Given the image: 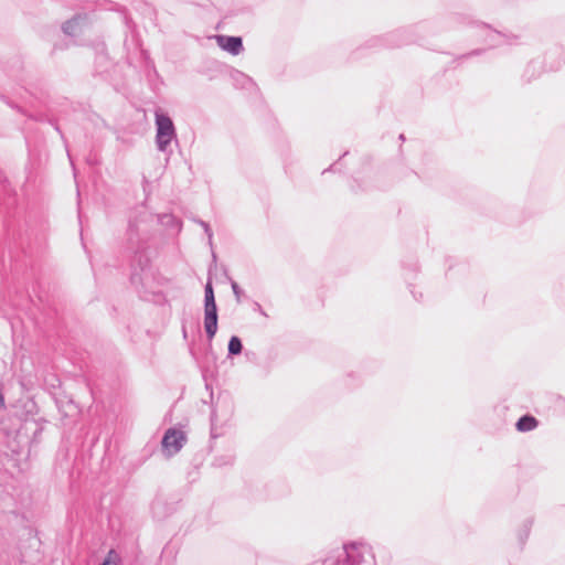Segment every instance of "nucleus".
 I'll list each match as a JSON object with an SVG mask.
<instances>
[{
  "label": "nucleus",
  "mask_w": 565,
  "mask_h": 565,
  "mask_svg": "<svg viewBox=\"0 0 565 565\" xmlns=\"http://www.w3.org/2000/svg\"><path fill=\"white\" fill-rule=\"evenodd\" d=\"M154 117L156 145L159 151L166 152L171 141L177 138L175 127L172 119L161 110H157Z\"/></svg>",
  "instance_id": "nucleus-1"
},
{
  "label": "nucleus",
  "mask_w": 565,
  "mask_h": 565,
  "mask_svg": "<svg viewBox=\"0 0 565 565\" xmlns=\"http://www.w3.org/2000/svg\"><path fill=\"white\" fill-rule=\"evenodd\" d=\"M341 556H345L348 565H375L371 547L363 543L344 545L338 557Z\"/></svg>",
  "instance_id": "nucleus-2"
},
{
  "label": "nucleus",
  "mask_w": 565,
  "mask_h": 565,
  "mask_svg": "<svg viewBox=\"0 0 565 565\" xmlns=\"http://www.w3.org/2000/svg\"><path fill=\"white\" fill-rule=\"evenodd\" d=\"M184 440L185 436L181 430L170 428L162 438V447L169 451L170 455H174L180 451Z\"/></svg>",
  "instance_id": "nucleus-3"
},
{
  "label": "nucleus",
  "mask_w": 565,
  "mask_h": 565,
  "mask_svg": "<svg viewBox=\"0 0 565 565\" xmlns=\"http://www.w3.org/2000/svg\"><path fill=\"white\" fill-rule=\"evenodd\" d=\"M204 329L209 339H213L217 331V307L216 302L204 303Z\"/></svg>",
  "instance_id": "nucleus-4"
},
{
  "label": "nucleus",
  "mask_w": 565,
  "mask_h": 565,
  "mask_svg": "<svg viewBox=\"0 0 565 565\" xmlns=\"http://www.w3.org/2000/svg\"><path fill=\"white\" fill-rule=\"evenodd\" d=\"M217 44L224 51L237 55L243 51V42L239 36L217 35Z\"/></svg>",
  "instance_id": "nucleus-5"
},
{
  "label": "nucleus",
  "mask_w": 565,
  "mask_h": 565,
  "mask_svg": "<svg viewBox=\"0 0 565 565\" xmlns=\"http://www.w3.org/2000/svg\"><path fill=\"white\" fill-rule=\"evenodd\" d=\"M539 425V422L532 415H524L520 417L515 424V427L519 431L525 433L535 429Z\"/></svg>",
  "instance_id": "nucleus-6"
},
{
  "label": "nucleus",
  "mask_w": 565,
  "mask_h": 565,
  "mask_svg": "<svg viewBox=\"0 0 565 565\" xmlns=\"http://www.w3.org/2000/svg\"><path fill=\"white\" fill-rule=\"evenodd\" d=\"M79 18L75 17L63 23L62 30L65 34L74 36L77 33Z\"/></svg>",
  "instance_id": "nucleus-7"
},
{
  "label": "nucleus",
  "mask_w": 565,
  "mask_h": 565,
  "mask_svg": "<svg viewBox=\"0 0 565 565\" xmlns=\"http://www.w3.org/2000/svg\"><path fill=\"white\" fill-rule=\"evenodd\" d=\"M242 350H243V344H242L241 339L236 335H233L228 342V354L237 355L242 352Z\"/></svg>",
  "instance_id": "nucleus-8"
},
{
  "label": "nucleus",
  "mask_w": 565,
  "mask_h": 565,
  "mask_svg": "<svg viewBox=\"0 0 565 565\" xmlns=\"http://www.w3.org/2000/svg\"><path fill=\"white\" fill-rule=\"evenodd\" d=\"M213 302H215L214 290L212 287V281L209 279L204 288V303Z\"/></svg>",
  "instance_id": "nucleus-9"
},
{
  "label": "nucleus",
  "mask_w": 565,
  "mask_h": 565,
  "mask_svg": "<svg viewBox=\"0 0 565 565\" xmlns=\"http://www.w3.org/2000/svg\"><path fill=\"white\" fill-rule=\"evenodd\" d=\"M117 554L114 550H110L106 559L103 562L102 565H118L117 563Z\"/></svg>",
  "instance_id": "nucleus-10"
},
{
  "label": "nucleus",
  "mask_w": 565,
  "mask_h": 565,
  "mask_svg": "<svg viewBox=\"0 0 565 565\" xmlns=\"http://www.w3.org/2000/svg\"><path fill=\"white\" fill-rule=\"evenodd\" d=\"M231 287H232V290H233L234 296L236 298V301L241 302V297H242V294H243L242 289L239 288L237 282L234 281V280H231Z\"/></svg>",
  "instance_id": "nucleus-11"
},
{
  "label": "nucleus",
  "mask_w": 565,
  "mask_h": 565,
  "mask_svg": "<svg viewBox=\"0 0 565 565\" xmlns=\"http://www.w3.org/2000/svg\"><path fill=\"white\" fill-rule=\"evenodd\" d=\"M199 223L204 228V232L206 233L209 242L211 244L212 243L213 234H212V231L210 228V225L206 222H204V221H199Z\"/></svg>",
  "instance_id": "nucleus-12"
},
{
  "label": "nucleus",
  "mask_w": 565,
  "mask_h": 565,
  "mask_svg": "<svg viewBox=\"0 0 565 565\" xmlns=\"http://www.w3.org/2000/svg\"><path fill=\"white\" fill-rule=\"evenodd\" d=\"M524 527H525V529H524V537H522V541H523L524 539H526V537H527V535H529V531H530V526H529L527 524H525V526H524Z\"/></svg>",
  "instance_id": "nucleus-13"
},
{
  "label": "nucleus",
  "mask_w": 565,
  "mask_h": 565,
  "mask_svg": "<svg viewBox=\"0 0 565 565\" xmlns=\"http://www.w3.org/2000/svg\"><path fill=\"white\" fill-rule=\"evenodd\" d=\"M4 407V397L3 394L0 392V408Z\"/></svg>",
  "instance_id": "nucleus-14"
},
{
  "label": "nucleus",
  "mask_w": 565,
  "mask_h": 565,
  "mask_svg": "<svg viewBox=\"0 0 565 565\" xmlns=\"http://www.w3.org/2000/svg\"><path fill=\"white\" fill-rule=\"evenodd\" d=\"M323 565H339V564H334L330 559H326Z\"/></svg>",
  "instance_id": "nucleus-15"
},
{
  "label": "nucleus",
  "mask_w": 565,
  "mask_h": 565,
  "mask_svg": "<svg viewBox=\"0 0 565 565\" xmlns=\"http://www.w3.org/2000/svg\"><path fill=\"white\" fill-rule=\"evenodd\" d=\"M236 76L243 78V79H248L247 77H245L244 74L239 73V72H236Z\"/></svg>",
  "instance_id": "nucleus-16"
},
{
  "label": "nucleus",
  "mask_w": 565,
  "mask_h": 565,
  "mask_svg": "<svg viewBox=\"0 0 565 565\" xmlns=\"http://www.w3.org/2000/svg\"><path fill=\"white\" fill-rule=\"evenodd\" d=\"M399 139H401V140H404V139H405V138H404V135H399Z\"/></svg>",
  "instance_id": "nucleus-17"
}]
</instances>
